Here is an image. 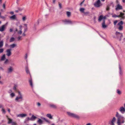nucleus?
I'll list each match as a JSON object with an SVG mask.
<instances>
[{"mask_svg":"<svg viewBox=\"0 0 125 125\" xmlns=\"http://www.w3.org/2000/svg\"><path fill=\"white\" fill-rule=\"evenodd\" d=\"M10 95L12 97H13L14 96L15 94L14 93H12L10 94Z\"/></svg>","mask_w":125,"mask_h":125,"instance_id":"nucleus-43","label":"nucleus"},{"mask_svg":"<svg viewBox=\"0 0 125 125\" xmlns=\"http://www.w3.org/2000/svg\"><path fill=\"white\" fill-rule=\"evenodd\" d=\"M102 27L103 28H105L107 27V25L105 24V23H102Z\"/></svg>","mask_w":125,"mask_h":125,"instance_id":"nucleus-29","label":"nucleus"},{"mask_svg":"<svg viewBox=\"0 0 125 125\" xmlns=\"http://www.w3.org/2000/svg\"><path fill=\"white\" fill-rule=\"evenodd\" d=\"M119 73L121 75L122 74L121 68V67L120 66V64L119 65Z\"/></svg>","mask_w":125,"mask_h":125,"instance_id":"nucleus-34","label":"nucleus"},{"mask_svg":"<svg viewBox=\"0 0 125 125\" xmlns=\"http://www.w3.org/2000/svg\"><path fill=\"white\" fill-rule=\"evenodd\" d=\"M11 49H8L6 50V52H7V55L8 56H10L11 54Z\"/></svg>","mask_w":125,"mask_h":125,"instance_id":"nucleus-8","label":"nucleus"},{"mask_svg":"<svg viewBox=\"0 0 125 125\" xmlns=\"http://www.w3.org/2000/svg\"><path fill=\"white\" fill-rule=\"evenodd\" d=\"M6 25H4L2 26L0 28V31L3 32L4 31L5 29Z\"/></svg>","mask_w":125,"mask_h":125,"instance_id":"nucleus-10","label":"nucleus"},{"mask_svg":"<svg viewBox=\"0 0 125 125\" xmlns=\"http://www.w3.org/2000/svg\"><path fill=\"white\" fill-rule=\"evenodd\" d=\"M120 115H119L118 113V112H117L116 113V116L117 117L119 116Z\"/></svg>","mask_w":125,"mask_h":125,"instance_id":"nucleus-57","label":"nucleus"},{"mask_svg":"<svg viewBox=\"0 0 125 125\" xmlns=\"http://www.w3.org/2000/svg\"><path fill=\"white\" fill-rule=\"evenodd\" d=\"M37 118V117H36L33 115L30 118L31 120L33 121L35 120Z\"/></svg>","mask_w":125,"mask_h":125,"instance_id":"nucleus-18","label":"nucleus"},{"mask_svg":"<svg viewBox=\"0 0 125 125\" xmlns=\"http://www.w3.org/2000/svg\"><path fill=\"white\" fill-rule=\"evenodd\" d=\"M16 45L15 44H13L10 45V46L11 48H13L16 46Z\"/></svg>","mask_w":125,"mask_h":125,"instance_id":"nucleus-28","label":"nucleus"},{"mask_svg":"<svg viewBox=\"0 0 125 125\" xmlns=\"http://www.w3.org/2000/svg\"><path fill=\"white\" fill-rule=\"evenodd\" d=\"M49 106L51 108L54 109H56L57 108L56 105L54 104H50L49 105Z\"/></svg>","mask_w":125,"mask_h":125,"instance_id":"nucleus-13","label":"nucleus"},{"mask_svg":"<svg viewBox=\"0 0 125 125\" xmlns=\"http://www.w3.org/2000/svg\"><path fill=\"white\" fill-rule=\"evenodd\" d=\"M29 82L30 83V85L32 87L33 86L32 84V80L31 76V78L29 80Z\"/></svg>","mask_w":125,"mask_h":125,"instance_id":"nucleus-17","label":"nucleus"},{"mask_svg":"<svg viewBox=\"0 0 125 125\" xmlns=\"http://www.w3.org/2000/svg\"><path fill=\"white\" fill-rule=\"evenodd\" d=\"M30 120H31L30 118L29 117H28L26 119L25 121L24 122L25 123V121H27Z\"/></svg>","mask_w":125,"mask_h":125,"instance_id":"nucleus-39","label":"nucleus"},{"mask_svg":"<svg viewBox=\"0 0 125 125\" xmlns=\"http://www.w3.org/2000/svg\"><path fill=\"white\" fill-rule=\"evenodd\" d=\"M94 6L96 8H98L101 6L102 4L101 3L100 0H97L94 4Z\"/></svg>","mask_w":125,"mask_h":125,"instance_id":"nucleus-5","label":"nucleus"},{"mask_svg":"<svg viewBox=\"0 0 125 125\" xmlns=\"http://www.w3.org/2000/svg\"><path fill=\"white\" fill-rule=\"evenodd\" d=\"M123 26H119V27L118 28V29L120 31H122L123 30Z\"/></svg>","mask_w":125,"mask_h":125,"instance_id":"nucleus-30","label":"nucleus"},{"mask_svg":"<svg viewBox=\"0 0 125 125\" xmlns=\"http://www.w3.org/2000/svg\"><path fill=\"white\" fill-rule=\"evenodd\" d=\"M21 37L20 36H19L18 38V41L20 40L21 39Z\"/></svg>","mask_w":125,"mask_h":125,"instance_id":"nucleus-55","label":"nucleus"},{"mask_svg":"<svg viewBox=\"0 0 125 125\" xmlns=\"http://www.w3.org/2000/svg\"><path fill=\"white\" fill-rule=\"evenodd\" d=\"M103 15H102L100 16L98 20V21H100L102 20H103Z\"/></svg>","mask_w":125,"mask_h":125,"instance_id":"nucleus-20","label":"nucleus"},{"mask_svg":"<svg viewBox=\"0 0 125 125\" xmlns=\"http://www.w3.org/2000/svg\"><path fill=\"white\" fill-rule=\"evenodd\" d=\"M22 20L23 21H25L26 19V16H23L22 17Z\"/></svg>","mask_w":125,"mask_h":125,"instance_id":"nucleus-52","label":"nucleus"},{"mask_svg":"<svg viewBox=\"0 0 125 125\" xmlns=\"http://www.w3.org/2000/svg\"><path fill=\"white\" fill-rule=\"evenodd\" d=\"M95 19H96V17L95 16H94V22L95 23L96 22V20H95Z\"/></svg>","mask_w":125,"mask_h":125,"instance_id":"nucleus-60","label":"nucleus"},{"mask_svg":"<svg viewBox=\"0 0 125 125\" xmlns=\"http://www.w3.org/2000/svg\"><path fill=\"white\" fill-rule=\"evenodd\" d=\"M65 22V24H72L73 23L76 22H77L75 21H72L70 20H67L65 19L62 21Z\"/></svg>","mask_w":125,"mask_h":125,"instance_id":"nucleus-4","label":"nucleus"},{"mask_svg":"<svg viewBox=\"0 0 125 125\" xmlns=\"http://www.w3.org/2000/svg\"><path fill=\"white\" fill-rule=\"evenodd\" d=\"M117 124L118 125H121V120L123 118V117L121 116V115H119L118 117H117Z\"/></svg>","mask_w":125,"mask_h":125,"instance_id":"nucleus-6","label":"nucleus"},{"mask_svg":"<svg viewBox=\"0 0 125 125\" xmlns=\"http://www.w3.org/2000/svg\"><path fill=\"white\" fill-rule=\"evenodd\" d=\"M110 5H108L107 6L106 8V10L107 11H109L110 9Z\"/></svg>","mask_w":125,"mask_h":125,"instance_id":"nucleus-37","label":"nucleus"},{"mask_svg":"<svg viewBox=\"0 0 125 125\" xmlns=\"http://www.w3.org/2000/svg\"><path fill=\"white\" fill-rule=\"evenodd\" d=\"M118 21L117 20H115V21L114 22V25H116V24L117 23Z\"/></svg>","mask_w":125,"mask_h":125,"instance_id":"nucleus-49","label":"nucleus"},{"mask_svg":"<svg viewBox=\"0 0 125 125\" xmlns=\"http://www.w3.org/2000/svg\"><path fill=\"white\" fill-rule=\"evenodd\" d=\"M46 116L50 119H52V117L51 115L50 114H48L46 115Z\"/></svg>","mask_w":125,"mask_h":125,"instance_id":"nucleus-25","label":"nucleus"},{"mask_svg":"<svg viewBox=\"0 0 125 125\" xmlns=\"http://www.w3.org/2000/svg\"><path fill=\"white\" fill-rule=\"evenodd\" d=\"M25 70L26 71L27 73L28 74H29L30 75V77H31V75L30 72L29 71L28 69V66H26L25 67Z\"/></svg>","mask_w":125,"mask_h":125,"instance_id":"nucleus-12","label":"nucleus"},{"mask_svg":"<svg viewBox=\"0 0 125 125\" xmlns=\"http://www.w3.org/2000/svg\"><path fill=\"white\" fill-rule=\"evenodd\" d=\"M13 89L14 90H16V86L15 85L14 86L13 88Z\"/></svg>","mask_w":125,"mask_h":125,"instance_id":"nucleus-58","label":"nucleus"},{"mask_svg":"<svg viewBox=\"0 0 125 125\" xmlns=\"http://www.w3.org/2000/svg\"><path fill=\"white\" fill-rule=\"evenodd\" d=\"M116 7L115 9L116 10H121L122 9V7L119 4H118L116 6Z\"/></svg>","mask_w":125,"mask_h":125,"instance_id":"nucleus-7","label":"nucleus"},{"mask_svg":"<svg viewBox=\"0 0 125 125\" xmlns=\"http://www.w3.org/2000/svg\"><path fill=\"white\" fill-rule=\"evenodd\" d=\"M18 94L20 95V96H22L21 94V93L20 91H19L18 92Z\"/></svg>","mask_w":125,"mask_h":125,"instance_id":"nucleus-56","label":"nucleus"},{"mask_svg":"<svg viewBox=\"0 0 125 125\" xmlns=\"http://www.w3.org/2000/svg\"><path fill=\"white\" fill-rule=\"evenodd\" d=\"M90 12L89 11H87L86 12H84L83 13L84 15L86 16H89Z\"/></svg>","mask_w":125,"mask_h":125,"instance_id":"nucleus-26","label":"nucleus"},{"mask_svg":"<svg viewBox=\"0 0 125 125\" xmlns=\"http://www.w3.org/2000/svg\"><path fill=\"white\" fill-rule=\"evenodd\" d=\"M41 118L42 119L44 120L46 122L48 123L49 124H50V123H51L50 121L48 120L47 119L45 118L44 117H41Z\"/></svg>","mask_w":125,"mask_h":125,"instance_id":"nucleus-16","label":"nucleus"},{"mask_svg":"<svg viewBox=\"0 0 125 125\" xmlns=\"http://www.w3.org/2000/svg\"><path fill=\"white\" fill-rule=\"evenodd\" d=\"M117 93L119 95H121L122 94L121 92L119 89L117 90Z\"/></svg>","mask_w":125,"mask_h":125,"instance_id":"nucleus-31","label":"nucleus"},{"mask_svg":"<svg viewBox=\"0 0 125 125\" xmlns=\"http://www.w3.org/2000/svg\"><path fill=\"white\" fill-rule=\"evenodd\" d=\"M115 34L116 38L117 39H119V41H121V38L123 36L122 33L116 31L115 33Z\"/></svg>","mask_w":125,"mask_h":125,"instance_id":"nucleus-1","label":"nucleus"},{"mask_svg":"<svg viewBox=\"0 0 125 125\" xmlns=\"http://www.w3.org/2000/svg\"><path fill=\"white\" fill-rule=\"evenodd\" d=\"M37 105L38 106H40L41 104L40 103L38 102L37 104Z\"/></svg>","mask_w":125,"mask_h":125,"instance_id":"nucleus-62","label":"nucleus"},{"mask_svg":"<svg viewBox=\"0 0 125 125\" xmlns=\"http://www.w3.org/2000/svg\"><path fill=\"white\" fill-rule=\"evenodd\" d=\"M18 34H21L22 33V31L21 30H20L18 32Z\"/></svg>","mask_w":125,"mask_h":125,"instance_id":"nucleus-51","label":"nucleus"},{"mask_svg":"<svg viewBox=\"0 0 125 125\" xmlns=\"http://www.w3.org/2000/svg\"><path fill=\"white\" fill-rule=\"evenodd\" d=\"M5 59V55L4 54L1 57L0 60L1 61H4Z\"/></svg>","mask_w":125,"mask_h":125,"instance_id":"nucleus-22","label":"nucleus"},{"mask_svg":"<svg viewBox=\"0 0 125 125\" xmlns=\"http://www.w3.org/2000/svg\"><path fill=\"white\" fill-rule=\"evenodd\" d=\"M28 55H27V53H26L25 55V56L24 58L26 60V61L27 62V57Z\"/></svg>","mask_w":125,"mask_h":125,"instance_id":"nucleus-40","label":"nucleus"},{"mask_svg":"<svg viewBox=\"0 0 125 125\" xmlns=\"http://www.w3.org/2000/svg\"><path fill=\"white\" fill-rule=\"evenodd\" d=\"M12 125H17L16 123L14 122H12Z\"/></svg>","mask_w":125,"mask_h":125,"instance_id":"nucleus-48","label":"nucleus"},{"mask_svg":"<svg viewBox=\"0 0 125 125\" xmlns=\"http://www.w3.org/2000/svg\"><path fill=\"white\" fill-rule=\"evenodd\" d=\"M108 5H110V6H111V5H112V7H114V5L113 2L110 3L109 4H108Z\"/></svg>","mask_w":125,"mask_h":125,"instance_id":"nucleus-47","label":"nucleus"},{"mask_svg":"<svg viewBox=\"0 0 125 125\" xmlns=\"http://www.w3.org/2000/svg\"><path fill=\"white\" fill-rule=\"evenodd\" d=\"M116 120V118H115V117H114L112 120L111 121V122H114Z\"/></svg>","mask_w":125,"mask_h":125,"instance_id":"nucleus-44","label":"nucleus"},{"mask_svg":"<svg viewBox=\"0 0 125 125\" xmlns=\"http://www.w3.org/2000/svg\"><path fill=\"white\" fill-rule=\"evenodd\" d=\"M13 68L10 66V68H9L8 69L7 73H11L13 71Z\"/></svg>","mask_w":125,"mask_h":125,"instance_id":"nucleus-11","label":"nucleus"},{"mask_svg":"<svg viewBox=\"0 0 125 125\" xmlns=\"http://www.w3.org/2000/svg\"><path fill=\"white\" fill-rule=\"evenodd\" d=\"M19 99H21V101L23 100V97L22 96H20L19 97H17L15 99V100L17 102H19L20 101L19 100Z\"/></svg>","mask_w":125,"mask_h":125,"instance_id":"nucleus-9","label":"nucleus"},{"mask_svg":"<svg viewBox=\"0 0 125 125\" xmlns=\"http://www.w3.org/2000/svg\"><path fill=\"white\" fill-rule=\"evenodd\" d=\"M67 114L69 116L72 117L76 118L77 119H79L80 118V117L76 115L69 112H67Z\"/></svg>","mask_w":125,"mask_h":125,"instance_id":"nucleus-3","label":"nucleus"},{"mask_svg":"<svg viewBox=\"0 0 125 125\" xmlns=\"http://www.w3.org/2000/svg\"><path fill=\"white\" fill-rule=\"evenodd\" d=\"M66 14L68 17H70L71 15V13L69 11H67L66 12Z\"/></svg>","mask_w":125,"mask_h":125,"instance_id":"nucleus-36","label":"nucleus"},{"mask_svg":"<svg viewBox=\"0 0 125 125\" xmlns=\"http://www.w3.org/2000/svg\"><path fill=\"white\" fill-rule=\"evenodd\" d=\"M123 24V22L122 21H121L117 24V25L118 26H122Z\"/></svg>","mask_w":125,"mask_h":125,"instance_id":"nucleus-24","label":"nucleus"},{"mask_svg":"<svg viewBox=\"0 0 125 125\" xmlns=\"http://www.w3.org/2000/svg\"><path fill=\"white\" fill-rule=\"evenodd\" d=\"M9 61V60L8 59H6L5 61L4 62H8Z\"/></svg>","mask_w":125,"mask_h":125,"instance_id":"nucleus-61","label":"nucleus"},{"mask_svg":"<svg viewBox=\"0 0 125 125\" xmlns=\"http://www.w3.org/2000/svg\"><path fill=\"white\" fill-rule=\"evenodd\" d=\"M8 119H9V120L8 122V124H10L11 123H12V122H12V120L10 119L9 118H8Z\"/></svg>","mask_w":125,"mask_h":125,"instance_id":"nucleus-33","label":"nucleus"},{"mask_svg":"<svg viewBox=\"0 0 125 125\" xmlns=\"http://www.w3.org/2000/svg\"><path fill=\"white\" fill-rule=\"evenodd\" d=\"M17 9L19 11H22L23 9V8H20L19 7H18Z\"/></svg>","mask_w":125,"mask_h":125,"instance_id":"nucleus-42","label":"nucleus"},{"mask_svg":"<svg viewBox=\"0 0 125 125\" xmlns=\"http://www.w3.org/2000/svg\"><path fill=\"white\" fill-rule=\"evenodd\" d=\"M19 27H20V30H22L21 28H22V26L21 25H20V26Z\"/></svg>","mask_w":125,"mask_h":125,"instance_id":"nucleus-63","label":"nucleus"},{"mask_svg":"<svg viewBox=\"0 0 125 125\" xmlns=\"http://www.w3.org/2000/svg\"><path fill=\"white\" fill-rule=\"evenodd\" d=\"M112 17H113L114 18H116V17L119 18L120 16L117 15H116L115 14L112 15Z\"/></svg>","mask_w":125,"mask_h":125,"instance_id":"nucleus-35","label":"nucleus"},{"mask_svg":"<svg viewBox=\"0 0 125 125\" xmlns=\"http://www.w3.org/2000/svg\"><path fill=\"white\" fill-rule=\"evenodd\" d=\"M38 120L37 121V122L40 125H41L42 124L43 121L42 120L39 118H38Z\"/></svg>","mask_w":125,"mask_h":125,"instance_id":"nucleus-21","label":"nucleus"},{"mask_svg":"<svg viewBox=\"0 0 125 125\" xmlns=\"http://www.w3.org/2000/svg\"><path fill=\"white\" fill-rule=\"evenodd\" d=\"M85 10V9L84 8H81L80 9V11L83 13H84V10Z\"/></svg>","mask_w":125,"mask_h":125,"instance_id":"nucleus-27","label":"nucleus"},{"mask_svg":"<svg viewBox=\"0 0 125 125\" xmlns=\"http://www.w3.org/2000/svg\"><path fill=\"white\" fill-rule=\"evenodd\" d=\"M59 4V6L60 9H61L62 8V5L61 3H60L59 2L58 3Z\"/></svg>","mask_w":125,"mask_h":125,"instance_id":"nucleus-38","label":"nucleus"},{"mask_svg":"<svg viewBox=\"0 0 125 125\" xmlns=\"http://www.w3.org/2000/svg\"><path fill=\"white\" fill-rule=\"evenodd\" d=\"M2 112L4 113H5L6 112L5 111V109L3 108H2Z\"/></svg>","mask_w":125,"mask_h":125,"instance_id":"nucleus-53","label":"nucleus"},{"mask_svg":"<svg viewBox=\"0 0 125 125\" xmlns=\"http://www.w3.org/2000/svg\"><path fill=\"white\" fill-rule=\"evenodd\" d=\"M26 115H27L26 114H19L18 115V116H20L22 117H24Z\"/></svg>","mask_w":125,"mask_h":125,"instance_id":"nucleus-23","label":"nucleus"},{"mask_svg":"<svg viewBox=\"0 0 125 125\" xmlns=\"http://www.w3.org/2000/svg\"><path fill=\"white\" fill-rule=\"evenodd\" d=\"M104 16V17H103V20H105V19H106V16Z\"/></svg>","mask_w":125,"mask_h":125,"instance_id":"nucleus-59","label":"nucleus"},{"mask_svg":"<svg viewBox=\"0 0 125 125\" xmlns=\"http://www.w3.org/2000/svg\"><path fill=\"white\" fill-rule=\"evenodd\" d=\"M16 18V16L15 15H14L10 17V18L11 20H15Z\"/></svg>","mask_w":125,"mask_h":125,"instance_id":"nucleus-19","label":"nucleus"},{"mask_svg":"<svg viewBox=\"0 0 125 125\" xmlns=\"http://www.w3.org/2000/svg\"><path fill=\"white\" fill-rule=\"evenodd\" d=\"M15 40V38L13 37H12L10 39V42H11L14 41Z\"/></svg>","mask_w":125,"mask_h":125,"instance_id":"nucleus-32","label":"nucleus"},{"mask_svg":"<svg viewBox=\"0 0 125 125\" xmlns=\"http://www.w3.org/2000/svg\"><path fill=\"white\" fill-rule=\"evenodd\" d=\"M3 7L4 9H5V3H3Z\"/></svg>","mask_w":125,"mask_h":125,"instance_id":"nucleus-50","label":"nucleus"},{"mask_svg":"<svg viewBox=\"0 0 125 125\" xmlns=\"http://www.w3.org/2000/svg\"><path fill=\"white\" fill-rule=\"evenodd\" d=\"M67 114L69 116L72 117L76 118L77 119H79L80 118V117L76 115L69 112H67Z\"/></svg>","mask_w":125,"mask_h":125,"instance_id":"nucleus-2","label":"nucleus"},{"mask_svg":"<svg viewBox=\"0 0 125 125\" xmlns=\"http://www.w3.org/2000/svg\"><path fill=\"white\" fill-rule=\"evenodd\" d=\"M4 51V49H0V53H2Z\"/></svg>","mask_w":125,"mask_h":125,"instance_id":"nucleus-46","label":"nucleus"},{"mask_svg":"<svg viewBox=\"0 0 125 125\" xmlns=\"http://www.w3.org/2000/svg\"><path fill=\"white\" fill-rule=\"evenodd\" d=\"M56 0H53L52 3H53L54 4L55 3V2Z\"/></svg>","mask_w":125,"mask_h":125,"instance_id":"nucleus-64","label":"nucleus"},{"mask_svg":"<svg viewBox=\"0 0 125 125\" xmlns=\"http://www.w3.org/2000/svg\"><path fill=\"white\" fill-rule=\"evenodd\" d=\"M27 30V27H26V28L24 29V32H25Z\"/></svg>","mask_w":125,"mask_h":125,"instance_id":"nucleus-54","label":"nucleus"},{"mask_svg":"<svg viewBox=\"0 0 125 125\" xmlns=\"http://www.w3.org/2000/svg\"><path fill=\"white\" fill-rule=\"evenodd\" d=\"M36 29V27L35 24H34V26L33 28V31H35Z\"/></svg>","mask_w":125,"mask_h":125,"instance_id":"nucleus-41","label":"nucleus"},{"mask_svg":"<svg viewBox=\"0 0 125 125\" xmlns=\"http://www.w3.org/2000/svg\"><path fill=\"white\" fill-rule=\"evenodd\" d=\"M120 111L122 113H123L125 112V109L124 107H122L120 108Z\"/></svg>","mask_w":125,"mask_h":125,"instance_id":"nucleus-15","label":"nucleus"},{"mask_svg":"<svg viewBox=\"0 0 125 125\" xmlns=\"http://www.w3.org/2000/svg\"><path fill=\"white\" fill-rule=\"evenodd\" d=\"M125 15V13L121 12H120V14L118 16H120V17H121L122 19H124V15Z\"/></svg>","mask_w":125,"mask_h":125,"instance_id":"nucleus-14","label":"nucleus"},{"mask_svg":"<svg viewBox=\"0 0 125 125\" xmlns=\"http://www.w3.org/2000/svg\"><path fill=\"white\" fill-rule=\"evenodd\" d=\"M0 17L1 19H3L4 20H5L6 18L4 16H1Z\"/></svg>","mask_w":125,"mask_h":125,"instance_id":"nucleus-45","label":"nucleus"}]
</instances>
